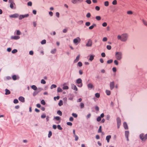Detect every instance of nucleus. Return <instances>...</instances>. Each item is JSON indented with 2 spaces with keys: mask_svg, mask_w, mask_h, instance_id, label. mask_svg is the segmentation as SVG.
<instances>
[{
  "mask_svg": "<svg viewBox=\"0 0 147 147\" xmlns=\"http://www.w3.org/2000/svg\"><path fill=\"white\" fill-rule=\"evenodd\" d=\"M139 137L142 141H145L147 140V134L144 135V133H142L140 135Z\"/></svg>",
  "mask_w": 147,
  "mask_h": 147,
  "instance_id": "nucleus-1",
  "label": "nucleus"
},
{
  "mask_svg": "<svg viewBox=\"0 0 147 147\" xmlns=\"http://www.w3.org/2000/svg\"><path fill=\"white\" fill-rule=\"evenodd\" d=\"M76 83L77 86L80 88L82 87L83 86L82 80L80 78H78L76 80Z\"/></svg>",
  "mask_w": 147,
  "mask_h": 147,
  "instance_id": "nucleus-2",
  "label": "nucleus"
},
{
  "mask_svg": "<svg viewBox=\"0 0 147 147\" xmlns=\"http://www.w3.org/2000/svg\"><path fill=\"white\" fill-rule=\"evenodd\" d=\"M122 53L121 52H116L115 55L116 58L118 60H120L122 58Z\"/></svg>",
  "mask_w": 147,
  "mask_h": 147,
  "instance_id": "nucleus-3",
  "label": "nucleus"
},
{
  "mask_svg": "<svg viewBox=\"0 0 147 147\" xmlns=\"http://www.w3.org/2000/svg\"><path fill=\"white\" fill-rule=\"evenodd\" d=\"M122 41H125L127 39L128 35L127 34H123L122 35Z\"/></svg>",
  "mask_w": 147,
  "mask_h": 147,
  "instance_id": "nucleus-4",
  "label": "nucleus"
},
{
  "mask_svg": "<svg viewBox=\"0 0 147 147\" xmlns=\"http://www.w3.org/2000/svg\"><path fill=\"white\" fill-rule=\"evenodd\" d=\"M116 120L117 123V127L118 129H119L121 124V119L119 117H118L117 118Z\"/></svg>",
  "mask_w": 147,
  "mask_h": 147,
  "instance_id": "nucleus-5",
  "label": "nucleus"
},
{
  "mask_svg": "<svg viewBox=\"0 0 147 147\" xmlns=\"http://www.w3.org/2000/svg\"><path fill=\"white\" fill-rule=\"evenodd\" d=\"M29 16L28 14H27L25 15H21L19 16V20H21L25 18L28 17Z\"/></svg>",
  "mask_w": 147,
  "mask_h": 147,
  "instance_id": "nucleus-6",
  "label": "nucleus"
},
{
  "mask_svg": "<svg viewBox=\"0 0 147 147\" xmlns=\"http://www.w3.org/2000/svg\"><path fill=\"white\" fill-rule=\"evenodd\" d=\"M83 0H71V2L73 4H77L82 2Z\"/></svg>",
  "mask_w": 147,
  "mask_h": 147,
  "instance_id": "nucleus-7",
  "label": "nucleus"
},
{
  "mask_svg": "<svg viewBox=\"0 0 147 147\" xmlns=\"http://www.w3.org/2000/svg\"><path fill=\"white\" fill-rule=\"evenodd\" d=\"M92 41L91 39H89L88 42L86 44V46L87 47H90L92 46Z\"/></svg>",
  "mask_w": 147,
  "mask_h": 147,
  "instance_id": "nucleus-8",
  "label": "nucleus"
},
{
  "mask_svg": "<svg viewBox=\"0 0 147 147\" xmlns=\"http://www.w3.org/2000/svg\"><path fill=\"white\" fill-rule=\"evenodd\" d=\"M81 40L80 39L79 37H77V38H75L73 40V42L74 43L77 44L79 42H80Z\"/></svg>",
  "mask_w": 147,
  "mask_h": 147,
  "instance_id": "nucleus-9",
  "label": "nucleus"
},
{
  "mask_svg": "<svg viewBox=\"0 0 147 147\" xmlns=\"http://www.w3.org/2000/svg\"><path fill=\"white\" fill-rule=\"evenodd\" d=\"M11 78L13 80L15 81L17 80H19L20 78V77L18 76H17L16 75H14L12 76Z\"/></svg>",
  "mask_w": 147,
  "mask_h": 147,
  "instance_id": "nucleus-10",
  "label": "nucleus"
},
{
  "mask_svg": "<svg viewBox=\"0 0 147 147\" xmlns=\"http://www.w3.org/2000/svg\"><path fill=\"white\" fill-rule=\"evenodd\" d=\"M18 16H19V14L17 13L11 15L9 16L10 18H18Z\"/></svg>",
  "mask_w": 147,
  "mask_h": 147,
  "instance_id": "nucleus-11",
  "label": "nucleus"
},
{
  "mask_svg": "<svg viewBox=\"0 0 147 147\" xmlns=\"http://www.w3.org/2000/svg\"><path fill=\"white\" fill-rule=\"evenodd\" d=\"M110 88L111 90H112L115 87V84L114 81L111 82L110 83Z\"/></svg>",
  "mask_w": 147,
  "mask_h": 147,
  "instance_id": "nucleus-12",
  "label": "nucleus"
},
{
  "mask_svg": "<svg viewBox=\"0 0 147 147\" xmlns=\"http://www.w3.org/2000/svg\"><path fill=\"white\" fill-rule=\"evenodd\" d=\"M68 97H69L68 99L71 100H73L74 97V96L73 94H70L68 95Z\"/></svg>",
  "mask_w": 147,
  "mask_h": 147,
  "instance_id": "nucleus-13",
  "label": "nucleus"
},
{
  "mask_svg": "<svg viewBox=\"0 0 147 147\" xmlns=\"http://www.w3.org/2000/svg\"><path fill=\"white\" fill-rule=\"evenodd\" d=\"M71 86L72 89H74V90L76 91H77L78 90V88L75 85H74L73 84H71Z\"/></svg>",
  "mask_w": 147,
  "mask_h": 147,
  "instance_id": "nucleus-14",
  "label": "nucleus"
},
{
  "mask_svg": "<svg viewBox=\"0 0 147 147\" xmlns=\"http://www.w3.org/2000/svg\"><path fill=\"white\" fill-rule=\"evenodd\" d=\"M87 86L88 88L89 89H91L93 88H94V86L93 85V84L91 83H89L87 85Z\"/></svg>",
  "mask_w": 147,
  "mask_h": 147,
  "instance_id": "nucleus-15",
  "label": "nucleus"
},
{
  "mask_svg": "<svg viewBox=\"0 0 147 147\" xmlns=\"http://www.w3.org/2000/svg\"><path fill=\"white\" fill-rule=\"evenodd\" d=\"M20 36H11V39H14V40H18L20 38Z\"/></svg>",
  "mask_w": 147,
  "mask_h": 147,
  "instance_id": "nucleus-16",
  "label": "nucleus"
},
{
  "mask_svg": "<svg viewBox=\"0 0 147 147\" xmlns=\"http://www.w3.org/2000/svg\"><path fill=\"white\" fill-rule=\"evenodd\" d=\"M19 100L22 102H24L25 101L24 98L22 96H20L18 98Z\"/></svg>",
  "mask_w": 147,
  "mask_h": 147,
  "instance_id": "nucleus-17",
  "label": "nucleus"
},
{
  "mask_svg": "<svg viewBox=\"0 0 147 147\" xmlns=\"http://www.w3.org/2000/svg\"><path fill=\"white\" fill-rule=\"evenodd\" d=\"M123 126L125 129H128V127L126 122H124L123 123Z\"/></svg>",
  "mask_w": 147,
  "mask_h": 147,
  "instance_id": "nucleus-18",
  "label": "nucleus"
},
{
  "mask_svg": "<svg viewBox=\"0 0 147 147\" xmlns=\"http://www.w3.org/2000/svg\"><path fill=\"white\" fill-rule=\"evenodd\" d=\"M80 57V55H78L76 58V59L74 60V63H76L78 62L79 60Z\"/></svg>",
  "mask_w": 147,
  "mask_h": 147,
  "instance_id": "nucleus-19",
  "label": "nucleus"
},
{
  "mask_svg": "<svg viewBox=\"0 0 147 147\" xmlns=\"http://www.w3.org/2000/svg\"><path fill=\"white\" fill-rule=\"evenodd\" d=\"M66 84V83H65L63 84V90H67L69 89V87L67 86H65V85Z\"/></svg>",
  "mask_w": 147,
  "mask_h": 147,
  "instance_id": "nucleus-20",
  "label": "nucleus"
},
{
  "mask_svg": "<svg viewBox=\"0 0 147 147\" xmlns=\"http://www.w3.org/2000/svg\"><path fill=\"white\" fill-rule=\"evenodd\" d=\"M55 119L57 121H59V122L58 123H59L61 122V118L59 116H56L54 117V119Z\"/></svg>",
  "mask_w": 147,
  "mask_h": 147,
  "instance_id": "nucleus-21",
  "label": "nucleus"
},
{
  "mask_svg": "<svg viewBox=\"0 0 147 147\" xmlns=\"http://www.w3.org/2000/svg\"><path fill=\"white\" fill-rule=\"evenodd\" d=\"M11 93V92L10 90L7 89H5V93L6 95H7L10 94Z\"/></svg>",
  "mask_w": 147,
  "mask_h": 147,
  "instance_id": "nucleus-22",
  "label": "nucleus"
},
{
  "mask_svg": "<svg viewBox=\"0 0 147 147\" xmlns=\"http://www.w3.org/2000/svg\"><path fill=\"white\" fill-rule=\"evenodd\" d=\"M111 138V135H108L106 137V140H107V142L108 143L110 141V139Z\"/></svg>",
  "mask_w": 147,
  "mask_h": 147,
  "instance_id": "nucleus-23",
  "label": "nucleus"
},
{
  "mask_svg": "<svg viewBox=\"0 0 147 147\" xmlns=\"http://www.w3.org/2000/svg\"><path fill=\"white\" fill-rule=\"evenodd\" d=\"M96 24H93V25H92L91 26H90L89 27V29H90V30H92V29H93V28L94 27H96Z\"/></svg>",
  "mask_w": 147,
  "mask_h": 147,
  "instance_id": "nucleus-24",
  "label": "nucleus"
},
{
  "mask_svg": "<svg viewBox=\"0 0 147 147\" xmlns=\"http://www.w3.org/2000/svg\"><path fill=\"white\" fill-rule=\"evenodd\" d=\"M94 55H90L89 59V60L90 61H92L94 59Z\"/></svg>",
  "mask_w": 147,
  "mask_h": 147,
  "instance_id": "nucleus-25",
  "label": "nucleus"
},
{
  "mask_svg": "<svg viewBox=\"0 0 147 147\" xmlns=\"http://www.w3.org/2000/svg\"><path fill=\"white\" fill-rule=\"evenodd\" d=\"M31 88L34 90H36L37 89V87L35 85H32L31 86Z\"/></svg>",
  "mask_w": 147,
  "mask_h": 147,
  "instance_id": "nucleus-26",
  "label": "nucleus"
},
{
  "mask_svg": "<svg viewBox=\"0 0 147 147\" xmlns=\"http://www.w3.org/2000/svg\"><path fill=\"white\" fill-rule=\"evenodd\" d=\"M129 133L128 131H125V137H128L129 136Z\"/></svg>",
  "mask_w": 147,
  "mask_h": 147,
  "instance_id": "nucleus-27",
  "label": "nucleus"
},
{
  "mask_svg": "<svg viewBox=\"0 0 147 147\" xmlns=\"http://www.w3.org/2000/svg\"><path fill=\"white\" fill-rule=\"evenodd\" d=\"M39 93L37 91V90L34 91L33 93V96H35L37 94Z\"/></svg>",
  "mask_w": 147,
  "mask_h": 147,
  "instance_id": "nucleus-28",
  "label": "nucleus"
},
{
  "mask_svg": "<svg viewBox=\"0 0 147 147\" xmlns=\"http://www.w3.org/2000/svg\"><path fill=\"white\" fill-rule=\"evenodd\" d=\"M113 61V60L112 59H110V60H107V63L108 64H110L112 63Z\"/></svg>",
  "mask_w": 147,
  "mask_h": 147,
  "instance_id": "nucleus-29",
  "label": "nucleus"
},
{
  "mask_svg": "<svg viewBox=\"0 0 147 147\" xmlns=\"http://www.w3.org/2000/svg\"><path fill=\"white\" fill-rule=\"evenodd\" d=\"M106 92L107 95L109 96L111 94V91L110 90H106Z\"/></svg>",
  "mask_w": 147,
  "mask_h": 147,
  "instance_id": "nucleus-30",
  "label": "nucleus"
},
{
  "mask_svg": "<svg viewBox=\"0 0 147 147\" xmlns=\"http://www.w3.org/2000/svg\"><path fill=\"white\" fill-rule=\"evenodd\" d=\"M77 65L79 67H81L82 66V62L79 61Z\"/></svg>",
  "mask_w": 147,
  "mask_h": 147,
  "instance_id": "nucleus-31",
  "label": "nucleus"
},
{
  "mask_svg": "<svg viewBox=\"0 0 147 147\" xmlns=\"http://www.w3.org/2000/svg\"><path fill=\"white\" fill-rule=\"evenodd\" d=\"M57 114L60 116H61L62 115V112L60 110H58L57 112Z\"/></svg>",
  "mask_w": 147,
  "mask_h": 147,
  "instance_id": "nucleus-32",
  "label": "nucleus"
},
{
  "mask_svg": "<svg viewBox=\"0 0 147 147\" xmlns=\"http://www.w3.org/2000/svg\"><path fill=\"white\" fill-rule=\"evenodd\" d=\"M63 105V102L62 100H59V102L58 103V105L59 106H61Z\"/></svg>",
  "mask_w": 147,
  "mask_h": 147,
  "instance_id": "nucleus-33",
  "label": "nucleus"
},
{
  "mask_svg": "<svg viewBox=\"0 0 147 147\" xmlns=\"http://www.w3.org/2000/svg\"><path fill=\"white\" fill-rule=\"evenodd\" d=\"M52 135V132L51 131H49V134H48V137L50 138Z\"/></svg>",
  "mask_w": 147,
  "mask_h": 147,
  "instance_id": "nucleus-34",
  "label": "nucleus"
},
{
  "mask_svg": "<svg viewBox=\"0 0 147 147\" xmlns=\"http://www.w3.org/2000/svg\"><path fill=\"white\" fill-rule=\"evenodd\" d=\"M95 96L96 98H98L100 97V94L99 93H95Z\"/></svg>",
  "mask_w": 147,
  "mask_h": 147,
  "instance_id": "nucleus-35",
  "label": "nucleus"
},
{
  "mask_svg": "<svg viewBox=\"0 0 147 147\" xmlns=\"http://www.w3.org/2000/svg\"><path fill=\"white\" fill-rule=\"evenodd\" d=\"M63 91L62 89L60 87H59L57 88V92H61Z\"/></svg>",
  "mask_w": 147,
  "mask_h": 147,
  "instance_id": "nucleus-36",
  "label": "nucleus"
},
{
  "mask_svg": "<svg viewBox=\"0 0 147 147\" xmlns=\"http://www.w3.org/2000/svg\"><path fill=\"white\" fill-rule=\"evenodd\" d=\"M57 87V86L55 84H52L50 87L51 89H52L53 88H56Z\"/></svg>",
  "mask_w": 147,
  "mask_h": 147,
  "instance_id": "nucleus-37",
  "label": "nucleus"
},
{
  "mask_svg": "<svg viewBox=\"0 0 147 147\" xmlns=\"http://www.w3.org/2000/svg\"><path fill=\"white\" fill-rule=\"evenodd\" d=\"M56 49H54L51 50V53L53 54H55L56 53Z\"/></svg>",
  "mask_w": 147,
  "mask_h": 147,
  "instance_id": "nucleus-38",
  "label": "nucleus"
},
{
  "mask_svg": "<svg viewBox=\"0 0 147 147\" xmlns=\"http://www.w3.org/2000/svg\"><path fill=\"white\" fill-rule=\"evenodd\" d=\"M102 127L101 125L99 127V128L98 130V133H101L102 132Z\"/></svg>",
  "mask_w": 147,
  "mask_h": 147,
  "instance_id": "nucleus-39",
  "label": "nucleus"
},
{
  "mask_svg": "<svg viewBox=\"0 0 147 147\" xmlns=\"http://www.w3.org/2000/svg\"><path fill=\"white\" fill-rule=\"evenodd\" d=\"M18 52V50L16 49H14L11 51V53L13 54L16 53Z\"/></svg>",
  "mask_w": 147,
  "mask_h": 147,
  "instance_id": "nucleus-40",
  "label": "nucleus"
},
{
  "mask_svg": "<svg viewBox=\"0 0 147 147\" xmlns=\"http://www.w3.org/2000/svg\"><path fill=\"white\" fill-rule=\"evenodd\" d=\"M104 5L105 6L107 7L109 5V2L108 1H106L104 2Z\"/></svg>",
  "mask_w": 147,
  "mask_h": 147,
  "instance_id": "nucleus-41",
  "label": "nucleus"
},
{
  "mask_svg": "<svg viewBox=\"0 0 147 147\" xmlns=\"http://www.w3.org/2000/svg\"><path fill=\"white\" fill-rule=\"evenodd\" d=\"M46 40L45 39H44L41 41V43L42 45H44L46 43Z\"/></svg>",
  "mask_w": 147,
  "mask_h": 147,
  "instance_id": "nucleus-42",
  "label": "nucleus"
},
{
  "mask_svg": "<svg viewBox=\"0 0 147 147\" xmlns=\"http://www.w3.org/2000/svg\"><path fill=\"white\" fill-rule=\"evenodd\" d=\"M72 115L75 118H77L78 117V115L76 113H73L72 114Z\"/></svg>",
  "mask_w": 147,
  "mask_h": 147,
  "instance_id": "nucleus-43",
  "label": "nucleus"
},
{
  "mask_svg": "<svg viewBox=\"0 0 147 147\" xmlns=\"http://www.w3.org/2000/svg\"><path fill=\"white\" fill-rule=\"evenodd\" d=\"M37 91L38 92V93H39L40 92L43 90V88H37Z\"/></svg>",
  "mask_w": 147,
  "mask_h": 147,
  "instance_id": "nucleus-44",
  "label": "nucleus"
},
{
  "mask_svg": "<svg viewBox=\"0 0 147 147\" xmlns=\"http://www.w3.org/2000/svg\"><path fill=\"white\" fill-rule=\"evenodd\" d=\"M85 2L88 4H91L92 3L91 0H86Z\"/></svg>",
  "mask_w": 147,
  "mask_h": 147,
  "instance_id": "nucleus-45",
  "label": "nucleus"
},
{
  "mask_svg": "<svg viewBox=\"0 0 147 147\" xmlns=\"http://www.w3.org/2000/svg\"><path fill=\"white\" fill-rule=\"evenodd\" d=\"M57 128L59 130H61L62 129V128L61 127L60 125H57Z\"/></svg>",
  "mask_w": 147,
  "mask_h": 147,
  "instance_id": "nucleus-46",
  "label": "nucleus"
},
{
  "mask_svg": "<svg viewBox=\"0 0 147 147\" xmlns=\"http://www.w3.org/2000/svg\"><path fill=\"white\" fill-rule=\"evenodd\" d=\"M41 103L43 105H45L46 104V102L44 100H42L41 101Z\"/></svg>",
  "mask_w": 147,
  "mask_h": 147,
  "instance_id": "nucleus-47",
  "label": "nucleus"
},
{
  "mask_svg": "<svg viewBox=\"0 0 147 147\" xmlns=\"http://www.w3.org/2000/svg\"><path fill=\"white\" fill-rule=\"evenodd\" d=\"M16 34L18 35H20L21 34V32L19 30H16Z\"/></svg>",
  "mask_w": 147,
  "mask_h": 147,
  "instance_id": "nucleus-48",
  "label": "nucleus"
},
{
  "mask_svg": "<svg viewBox=\"0 0 147 147\" xmlns=\"http://www.w3.org/2000/svg\"><path fill=\"white\" fill-rule=\"evenodd\" d=\"M96 19L98 21L100 20L101 19V18L100 16H96Z\"/></svg>",
  "mask_w": 147,
  "mask_h": 147,
  "instance_id": "nucleus-49",
  "label": "nucleus"
},
{
  "mask_svg": "<svg viewBox=\"0 0 147 147\" xmlns=\"http://www.w3.org/2000/svg\"><path fill=\"white\" fill-rule=\"evenodd\" d=\"M91 16V14L90 13H88L86 15V17L87 18H90V17Z\"/></svg>",
  "mask_w": 147,
  "mask_h": 147,
  "instance_id": "nucleus-50",
  "label": "nucleus"
},
{
  "mask_svg": "<svg viewBox=\"0 0 147 147\" xmlns=\"http://www.w3.org/2000/svg\"><path fill=\"white\" fill-rule=\"evenodd\" d=\"M112 3L113 5H116L117 3V0H113L112 2Z\"/></svg>",
  "mask_w": 147,
  "mask_h": 147,
  "instance_id": "nucleus-51",
  "label": "nucleus"
},
{
  "mask_svg": "<svg viewBox=\"0 0 147 147\" xmlns=\"http://www.w3.org/2000/svg\"><path fill=\"white\" fill-rule=\"evenodd\" d=\"M13 103L15 104H17L18 103V100L17 99H15L13 101Z\"/></svg>",
  "mask_w": 147,
  "mask_h": 147,
  "instance_id": "nucleus-52",
  "label": "nucleus"
},
{
  "mask_svg": "<svg viewBox=\"0 0 147 147\" xmlns=\"http://www.w3.org/2000/svg\"><path fill=\"white\" fill-rule=\"evenodd\" d=\"M41 83L43 84H45L46 83V82L44 80L42 79L41 81Z\"/></svg>",
  "mask_w": 147,
  "mask_h": 147,
  "instance_id": "nucleus-53",
  "label": "nucleus"
},
{
  "mask_svg": "<svg viewBox=\"0 0 147 147\" xmlns=\"http://www.w3.org/2000/svg\"><path fill=\"white\" fill-rule=\"evenodd\" d=\"M107 48L108 50H110L111 49V45H107Z\"/></svg>",
  "mask_w": 147,
  "mask_h": 147,
  "instance_id": "nucleus-54",
  "label": "nucleus"
},
{
  "mask_svg": "<svg viewBox=\"0 0 147 147\" xmlns=\"http://www.w3.org/2000/svg\"><path fill=\"white\" fill-rule=\"evenodd\" d=\"M142 21L144 24L146 26H147V22L143 19Z\"/></svg>",
  "mask_w": 147,
  "mask_h": 147,
  "instance_id": "nucleus-55",
  "label": "nucleus"
},
{
  "mask_svg": "<svg viewBox=\"0 0 147 147\" xmlns=\"http://www.w3.org/2000/svg\"><path fill=\"white\" fill-rule=\"evenodd\" d=\"M114 63L116 65H118V61L117 60H115L114 61Z\"/></svg>",
  "mask_w": 147,
  "mask_h": 147,
  "instance_id": "nucleus-56",
  "label": "nucleus"
},
{
  "mask_svg": "<svg viewBox=\"0 0 147 147\" xmlns=\"http://www.w3.org/2000/svg\"><path fill=\"white\" fill-rule=\"evenodd\" d=\"M13 5H14L13 3H11L10 4V7L11 9H13L14 8Z\"/></svg>",
  "mask_w": 147,
  "mask_h": 147,
  "instance_id": "nucleus-57",
  "label": "nucleus"
},
{
  "mask_svg": "<svg viewBox=\"0 0 147 147\" xmlns=\"http://www.w3.org/2000/svg\"><path fill=\"white\" fill-rule=\"evenodd\" d=\"M101 118L100 116H98L97 117L96 119V120L97 121L99 122L101 121Z\"/></svg>",
  "mask_w": 147,
  "mask_h": 147,
  "instance_id": "nucleus-58",
  "label": "nucleus"
},
{
  "mask_svg": "<svg viewBox=\"0 0 147 147\" xmlns=\"http://www.w3.org/2000/svg\"><path fill=\"white\" fill-rule=\"evenodd\" d=\"M27 5L30 6H31L32 5V3L31 1H29L27 3Z\"/></svg>",
  "mask_w": 147,
  "mask_h": 147,
  "instance_id": "nucleus-59",
  "label": "nucleus"
},
{
  "mask_svg": "<svg viewBox=\"0 0 147 147\" xmlns=\"http://www.w3.org/2000/svg\"><path fill=\"white\" fill-rule=\"evenodd\" d=\"M127 13L128 14L131 15L133 14V12L131 11H129L127 12Z\"/></svg>",
  "mask_w": 147,
  "mask_h": 147,
  "instance_id": "nucleus-60",
  "label": "nucleus"
},
{
  "mask_svg": "<svg viewBox=\"0 0 147 147\" xmlns=\"http://www.w3.org/2000/svg\"><path fill=\"white\" fill-rule=\"evenodd\" d=\"M41 117L42 119H44L46 117V115L45 114H43L41 115Z\"/></svg>",
  "mask_w": 147,
  "mask_h": 147,
  "instance_id": "nucleus-61",
  "label": "nucleus"
},
{
  "mask_svg": "<svg viewBox=\"0 0 147 147\" xmlns=\"http://www.w3.org/2000/svg\"><path fill=\"white\" fill-rule=\"evenodd\" d=\"M67 124L68 125L71 126L72 125V123L71 122H68L67 123Z\"/></svg>",
  "mask_w": 147,
  "mask_h": 147,
  "instance_id": "nucleus-62",
  "label": "nucleus"
},
{
  "mask_svg": "<svg viewBox=\"0 0 147 147\" xmlns=\"http://www.w3.org/2000/svg\"><path fill=\"white\" fill-rule=\"evenodd\" d=\"M90 25V22H87L85 23L86 26H89Z\"/></svg>",
  "mask_w": 147,
  "mask_h": 147,
  "instance_id": "nucleus-63",
  "label": "nucleus"
},
{
  "mask_svg": "<svg viewBox=\"0 0 147 147\" xmlns=\"http://www.w3.org/2000/svg\"><path fill=\"white\" fill-rule=\"evenodd\" d=\"M112 70L113 72H115L117 71L116 68L115 67H113L112 68Z\"/></svg>",
  "mask_w": 147,
  "mask_h": 147,
  "instance_id": "nucleus-64",
  "label": "nucleus"
}]
</instances>
